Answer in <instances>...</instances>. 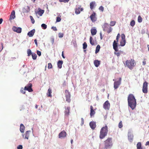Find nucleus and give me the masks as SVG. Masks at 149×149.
Returning <instances> with one entry per match:
<instances>
[{"instance_id":"obj_1","label":"nucleus","mask_w":149,"mask_h":149,"mask_svg":"<svg viewBox=\"0 0 149 149\" xmlns=\"http://www.w3.org/2000/svg\"><path fill=\"white\" fill-rule=\"evenodd\" d=\"M128 103L129 106L132 109H134L136 107V100L134 96L132 94H130L128 97Z\"/></svg>"},{"instance_id":"obj_2","label":"nucleus","mask_w":149,"mask_h":149,"mask_svg":"<svg viewBox=\"0 0 149 149\" xmlns=\"http://www.w3.org/2000/svg\"><path fill=\"white\" fill-rule=\"evenodd\" d=\"M108 127L106 125L102 127L100 130L99 138L100 139H103L105 138L108 133Z\"/></svg>"},{"instance_id":"obj_3","label":"nucleus","mask_w":149,"mask_h":149,"mask_svg":"<svg viewBox=\"0 0 149 149\" xmlns=\"http://www.w3.org/2000/svg\"><path fill=\"white\" fill-rule=\"evenodd\" d=\"M104 149H107L113 146L112 138H108L104 141Z\"/></svg>"},{"instance_id":"obj_4","label":"nucleus","mask_w":149,"mask_h":149,"mask_svg":"<svg viewBox=\"0 0 149 149\" xmlns=\"http://www.w3.org/2000/svg\"><path fill=\"white\" fill-rule=\"evenodd\" d=\"M125 65L128 68L131 70L135 67L136 65V62L133 59L127 60L125 61Z\"/></svg>"},{"instance_id":"obj_5","label":"nucleus","mask_w":149,"mask_h":149,"mask_svg":"<svg viewBox=\"0 0 149 149\" xmlns=\"http://www.w3.org/2000/svg\"><path fill=\"white\" fill-rule=\"evenodd\" d=\"M113 47L114 49L115 50L114 54L116 55L117 57H119L120 56L121 51L118 52V43L116 40H114L113 44Z\"/></svg>"},{"instance_id":"obj_6","label":"nucleus","mask_w":149,"mask_h":149,"mask_svg":"<svg viewBox=\"0 0 149 149\" xmlns=\"http://www.w3.org/2000/svg\"><path fill=\"white\" fill-rule=\"evenodd\" d=\"M103 31H106L108 33H110L111 32L112 30V28L109 24L108 23H105L104 27L103 28Z\"/></svg>"},{"instance_id":"obj_7","label":"nucleus","mask_w":149,"mask_h":149,"mask_svg":"<svg viewBox=\"0 0 149 149\" xmlns=\"http://www.w3.org/2000/svg\"><path fill=\"white\" fill-rule=\"evenodd\" d=\"M148 84L146 81L143 83L142 90L144 93H146L148 92Z\"/></svg>"},{"instance_id":"obj_8","label":"nucleus","mask_w":149,"mask_h":149,"mask_svg":"<svg viewBox=\"0 0 149 149\" xmlns=\"http://www.w3.org/2000/svg\"><path fill=\"white\" fill-rule=\"evenodd\" d=\"M32 84L29 83L24 87V90L27 91L29 92H32L33 91L32 88Z\"/></svg>"},{"instance_id":"obj_9","label":"nucleus","mask_w":149,"mask_h":149,"mask_svg":"<svg viewBox=\"0 0 149 149\" xmlns=\"http://www.w3.org/2000/svg\"><path fill=\"white\" fill-rule=\"evenodd\" d=\"M65 95L66 97V101L70 102V95L68 90H66L65 91Z\"/></svg>"},{"instance_id":"obj_10","label":"nucleus","mask_w":149,"mask_h":149,"mask_svg":"<svg viewBox=\"0 0 149 149\" xmlns=\"http://www.w3.org/2000/svg\"><path fill=\"white\" fill-rule=\"evenodd\" d=\"M121 39L120 41V45L121 46H124L126 43L125 37L124 33L121 34Z\"/></svg>"},{"instance_id":"obj_11","label":"nucleus","mask_w":149,"mask_h":149,"mask_svg":"<svg viewBox=\"0 0 149 149\" xmlns=\"http://www.w3.org/2000/svg\"><path fill=\"white\" fill-rule=\"evenodd\" d=\"M121 82V78H119V80L115 81L114 83V89H117L119 87Z\"/></svg>"},{"instance_id":"obj_12","label":"nucleus","mask_w":149,"mask_h":149,"mask_svg":"<svg viewBox=\"0 0 149 149\" xmlns=\"http://www.w3.org/2000/svg\"><path fill=\"white\" fill-rule=\"evenodd\" d=\"M110 107V104L108 100H107L104 103L103 107L105 109H109Z\"/></svg>"},{"instance_id":"obj_13","label":"nucleus","mask_w":149,"mask_h":149,"mask_svg":"<svg viewBox=\"0 0 149 149\" xmlns=\"http://www.w3.org/2000/svg\"><path fill=\"white\" fill-rule=\"evenodd\" d=\"M13 31L18 33H20L22 32V28L20 27L13 26L12 28Z\"/></svg>"},{"instance_id":"obj_14","label":"nucleus","mask_w":149,"mask_h":149,"mask_svg":"<svg viewBox=\"0 0 149 149\" xmlns=\"http://www.w3.org/2000/svg\"><path fill=\"white\" fill-rule=\"evenodd\" d=\"M91 19L93 22H95L97 20V18L96 17L95 12H93V14L90 16Z\"/></svg>"},{"instance_id":"obj_15","label":"nucleus","mask_w":149,"mask_h":149,"mask_svg":"<svg viewBox=\"0 0 149 149\" xmlns=\"http://www.w3.org/2000/svg\"><path fill=\"white\" fill-rule=\"evenodd\" d=\"M66 132L64 130H63L59 134L58 137L59 138H64L66 137Z\"/></svg>"},{"instance_id":"obj_16","label":"nucleus","mask_w":149,"mask_h":149,"mask_svg":"<svg viewBox=\"0 0 149 149\" xmlns=\"http://www.w3.org/2000/svg\"><path fill=\"white\" fill-rule=\"evenodd\" d=\"M31 132L30 131H26L25 133L23 135V136L24 138L28 139L30 136Z\"/></svg>"},{"instance_id":"obj_17","label":"nucleus","mask_w":149,"mask_h":149,"mask_svg":"<svg viewBox=\"0 0 149 149\" xmlns=\"http://www.w3.org/2000/svg\"><path fill=\"white\" fill-rule=\"evenodd\" d=\"M83 10V8L81 7V6H80L79 7H77L75 9V13L76 14H79L80 13L81 11H82Z\"/></svg>"},{"instance_id":"obj_18","label":"nucleus","mask_w":149,"mask_h":149,"mask_svg":"<svg viewBox=\"0 0 149 149\" xmlns=\"http://www.w3.org/2000/svg\"><path fill=\"white\" fill-rule=\"evenodd\" d=\"M89 125L91 128L93 130H94L96 127V125L95 122L91 121Z\"/></svg>"},{"instance_id":"obj_19","label":"nucleus","mask_w":149,"mask_h":149,"mask_svg":"<svg viewBox=\"0 0 149 149\" xmlns=\"http://www.w3.org/2000/svg\"><path fill=\"white\" fill-rule=\"evenodd\" d=\"M93 107L91 105L90 106V114L91 117H92V116H93L95 113V112L93 109Z\"/></svg>"},{"instance_id":"obj_20","label":"nucleus","mask_w":149,"mask_h":149,"mask_svg":"<svg viewBox=\"0 0 149 149\" xmlns=\"http://www.w3.org/2000/svg\"><path fill=\"white\" fill-rule=\"evenodd\" d=\"M128 139L130 142H132L133 140L134 136L133 134L130 132H129L128 134Z\"/></svg>"},{"instance_id":"obj_21","label":"nucleus","mask_w":149,"mask_h":149,"mask_svg":"<svg viewBox=\"0 0 149 149\" xmlns=\"http://www.w3.org/2000/svg\"><path fill=\"white\" fill-rule=\"evenodd\" d=\"M38 11H37L36 12V14H38V15L40 16H41L44 13V10H41L40 8L38 9Z\"/></svg>"},{"instance_id":"obj_22","label":"nucleus","mask_w":149,"mask_h":149,"mask_svg":"<svg viewBox=\"0 0 149 149\" xmlns=\"http://www.w3.org/2000/svg\"><path fill=\"white\" fill-rule=\"evenodd\" d=\"M35 31L34 29H33V30H32L30 31L28 33L27 35H28L30 37H32L33 36L35 32Z\"/></svg>"},{"instance_id":"obj_23","label":"nucleus","mask_w":149,"mask_h":149,"mask_svg":"<svg viewBox=\"0 0 149 149\" xmlns=\"http://www.w3.org/2000/svg\"><path fill=\"white\" fill-rule=\"evenodd\" d=\"M94 63L96 67H98L100 64V61L98 60H95L94 61Z\"/></svg>"},{"instance_id":"obj_24","label":"nucleus","mask_w":149,"mask_h":149,"mask_svg":"<svg viewBox=\"0 0 149 149\" xmlns=\"http://www.w3.org/2000/svg\"><path fill=\"white\" fill-rule=\"evenodd\" d=\"M15 12L14 10L11 13L10 16V19H13L15 17Z\"/></svg>"},{"instance_id":"obj_25","label":"nucleus","mask_w":149,"mask_h":149,"mask_svg":"<svg viewBox=\"0 0 149 149\" xmlns=\"http://www.w3.org/2000/svg\"><path fill=\"white\" fill-rule=\"evenodd\" d=\"M52 93V89L50 88H49L48 89V91L47 94V96L51 97H52L51 95Z\"/></svg>"},{"instance_id":"obj_26","label":"nucleus","mask_w":149,"mask_h":149,"mask_svg":"<svg viewBox=\"0 0 149 149\" xmlns=\"http://www.w3.org/2000/svg\"><path fill=\"white\" fill-rule=\"evenodd\" d=\"M25 129V127L22 124L20 125V130L22 133H23Z\"/></svg>"},{"instance_id":"obj_27","label":"nucleus","mask_w":149,"mask_h":149,"mask_svg":"<svg viewBox=\"0 0 149 149\" xmlns=\"http://www.w3.org/2000/svg\"><path fill=\"white\" fill-rule=\"evenodd\" d=\"M95 4V2H94V1L93 2H91L90 4V8L91 10H93V9L94 8Z\"/></svg>"},{"instance_id":"obj_28","label":"nucleus","mask_w":149,"mask_h":149,"mask_svg":"<svg viewBox=\"0 0 149 149\" xmlns=\"http://www.w3.org/2000/svg\"><path fill=\"white\" fill-rule=\"evenodd\" d=\"M63 63L62 61H59L57 63L58 67L59 68H61L62 67V65Z\"/></svg>"},{"instance_id":"obj_29","label":"nucleus","mask_w":149,"mask_h":149,"mask_svg":"<svg viewBox=\"0 0 149 149\" xmlns=\"http://www.w3.org/2000/svg\"><path fill=\"white\" fill-rule=\"evenodd\" d=\"M91 32L93 35H96L97 33V30L95 29L92 28L91 29Z\"/></svg>"},{"instance_id":"obj_30","label":"nucleus","mask_w":149,"mask_h":149,"mask_svg":"<svg viewBox=\"0 0 149 149\" xmlns=\"http://www.w3.org/2000/svg\"><path fill=\"white\" fill-rule=\"evenodd\" d=\"M137 149H143L141 146V142H138L136 145Z\"/></svg>"},{"instance_id":"obj_31","label":"nucleus","mask_w":149,"mask_h":149,"mask_svg":"<svg viewBox=\"0 0 149 149\" xmlns=\"http://www.w3.org/2000/svg\"><path fill=\"white\" fill-rule=\"evenodd\" d=\"M100 48V46L99 45H98L96 48L95 53L97 54V52H99V50Z\"/></svg>"},{"instance_id":"obj_32","label":"nucleus","mask_w":149,"mask_h":149,"mask_svg":"<svg viewBox=\"0 0 149 149\" xmlns=\"http://www.w3.org/2000/svg\"><path fill=\"white\" fill-rule=\"evenodd\" d=\"M70 109V107H67V108L66 109L65 111V114L66 115H69Z\"/></svg>"},{"instance_id":"obj_33","label":"nucleus","mask_w":149,"mask_h":149,"mask_svg":"<svg viewBox=\"0 0 149 149\" xmlns=\"http://www.w3.org/2000/svg\"><path fill=\"white\" fill-rule=\"evenodd\" d=\"M90 42L91 44L92 45H95L94 42L93 40V38L92 37H91L90 38Z\"/></svg>"},{"instance_id":"obj_34","label":"nucleus","mask_w":149,"mask_h":149,"mask_svg":"<svg viewBox=\"0 0 149 149\" xmlns=\"http://www.w3.org/2000/svg\"><path fill=\"white\" fill-rule=\"evenodd\" d=\"M31 55L32 57V58L33 60H35L36 59L37 56L36 54H35V53H32Z\"/></svg>"},{"instance_id":"obj_35","label":"nucleus","mask_w":149,"mask_h":149,"mask_svg":"<svg viewBox=\"0 0 149 149\" xmlns=\"http://www.w3.org/2000/svg\"><path fill=\"white\" fill-rule=\"evenodd\" d=\"M27 51L28 56H30L31 55H32V53L30 49H28Z\"/></svg>"},{"instance_id":"obj_36","label":"nucleus","mask_w":149,"mask_h":149,"mask_svg":"<svg viewBox=\"0 0 149 149\" xmlns=\"http://www.w3.org/2000/svg\"><path fill=\"white\" fill-rule=\"evenodd\" d=\"M116 21H111L110 22V25L111 26H115V25L116 24Z\"/></svg>"},{"instance_id":"obj_37","label":"nucleus","mask_w":149,"mask_h":149,"mask_svg":"<svg viewBox=\"0 0 149 149\" xmlns=\"http://www.w3.org/2000/svg\"><path fill=\"white\" fill-rule=\"evenodd\" d=\"M142 21V18L140 15H139L138 18V21L139 22H141Z\"/></svg>"},{"instance_id":"obj_38","label":"nucleus","mask_w":149,"mask_h":149,"mask_svg":"<svg viewBox=\"0 0 149 149\" xmlns=\"http://www.w3.org/2000/svg\"><path fill=\"white\" fill-rule=\"evenodd\" d=\"M41 26L42 29H46L47 28V25L44 24H42Z\"/></svg>"},{"instance_id":"obj_39","label":"nucleus","mask_w":149,"mask_h":149,"mask_svg":"<svg viewBox=\"0 0 149 149\" xmlns=\"http://www.w3.org/2000/svg\"><path fill=\"white\" fill-rule=\"evenodd\" d=\"M120 36V35L119 33H118L117 35L116 36V41L118 43V39Z\"/></svg>"},{"instance_id":"obj_40","label":"nucleus","mask_w":149,"mask_h":149,"mask_svg":"<svg viewBox=\"0 0 149 149\" xmlns=\"http://www.w3.org/2000/svg\"><path fill=\"white\" fill-rule=\"evenodd\" d=\"M118 126L119 128H121L123 127L122 121H121L119 123Z\"/></svg>"},{"instance_id":"obj_41","label":"nucleus","mask_w":149,"mask_h":149,"mask_svg":"<svg viewBox=\"0 0 149 149\" xmlns=\"http://www.w3.org/2000/svg\"><path fill=\"white\" fill-rule=\"evenodd\" d=\"M24 88H21L20 90V92L21 93L23 94H25L26 93V92L25 91Z\"/></svg>"},{"instance_id":"obj_42","label":"nucleus","mask_w":149,"mask_h":149,"mask_svg":"<svg viewBox=\"0 0 149 149\" xmlns=\"http://www.w3.org/2000/svg\"><path fill=\"white\" fill-rule=\"evenodd\" d=\"M135 24V23L134 21L133 20L131 22L130 25L131 26H134Z\"/></svg>"},{"instance_id":"obj_43","label":"nucleus","mask_w":149,"mask_h":149,"mask_svg":"<svg viewBox=\"0 0 149 149\" xmlns=\"http://www.w3.org/2000/svg\"><path fill=\"white\" fill-rule=\"evenodd\" d=\"M87 47V44L86 43V42H85L83 44V48L84 49H85Z\"/></svg>"},{"instance_id":"obj_44","label":"nucleus","mask_w":149,"mask_h":149,"mask_svg":"<svg viewBox=\"0 0 149 149\" xmlns=\"http://www.w3.org/2000/svg\"><path fill=\"white\" fill-rule=\"evenodd\" d=\"M48 68L49 69H51L52 68V65L51 63L48 64Z\"/></svg>"},{"instance_id":"obj_45","label":"nucleus","mask_w":149,"mask_h":149,"mask_svg":"<svg viewBox=\"0 0 149 149\" xmlns=\"http://www.w3.org/2000/svg\"><path fill=\"white\" fill-rule=\"evenodd\" d=\"M30 17L31 19V22L32 24H34L35 22V20L33 18V17L31 16H30Z\"/></svg>"},{"instance_id":"obj_46","label":"nucleus","mask_w":149,"mask_h":149,"mask_svg":"<svg viewBox=\"0 0 149 149\" xmlns=\"http://www.w3.org/2000/svg\"><path fill=\"white\" fill-rule=\"evenodd\" d=\"M58 36L59 38H61L63 37V33H58Z\"/></svg>"},{"instance_id":"obj_47","label":"nucleus","mask_w":149,"mask_h":149,"mask_svg":"<svg viewBox=\"0 0 149 149\" xmlns=\"http://www.w3.org/2000/svg\"><path fill=\"white\" fill-rule=\"evenodd\" d=\"M61 18L60 17H56V22H58L61 21Z\"/></svg>"},{"instance_id":"obj_48","label":"nucleus","mask_w":149,"mask_h":149,"mask_svg":"<svg viewBox=\"0 0 149 149\" xmlns=\"http://www.w3.org/2000/svg\"><path fill=\"white\" fill-rule=\"evenodd\" d=\"M99 10H101L102 11H103L104 10V8L103 6H101L99 7Z\"/></svg>"},{"instance_id":"obj_49","label":"nucleus","mask_w":149,"mask_h":149,"mask_svg":"<svg viewBox=\"0 0 149 149\" xmlns=\"http://www.w3.org/2000/svg\"><path fill=\"white\" fill-rule=\"evenodd\" d=\"M37 54L39 56H40L41 54V52L39 50H37Z\"/></svg>"},{"instance_id":"obj_50","label":"nucleus","mask_w":149,"mask_h":149,"mask_svg":"<svg viewBox=\"0 0 149 149\" xmlns=\"http://www.w3.org/2000/svg\"><path fill=\"white\" fill-rule=\"evenodd\" d=\"M69 0H59L60 2H64L65 3L68 2Z\"/></svg>"},{"instance_id":"obj_51","label":"nucleus","mask_w":149,"mask_h":149,"mask_svg":"<svg viewBox=\"0 0 149 149\" xmlns=\"http://www.w3.org/2000/svg\"><path fill=\"white\" fill-rule=\"evenodd\" d=\"M81 125H82L83 124H84V120L83 118H81Z\"/></svg>"},{"instance_id":"obj_52","label":"nucleus","mask_w":149,"mask_h":149,"mask_svg":"<svg viewBox=\"0 0 149 149\" xmlns=\"http://www.w3.org/2000/svg\"><path fill=\"white\" fill-rule=\"evenodd\" d=\"M23 147L22 145H19L17 147V149H22Z\"/></svg>"},{"instance_id":"obj_53","label":"nucleus","mask_w":149,"mask_h":149,"mask_svg":"<svg viewBox=\"0 0 149 149\" xmlns=\"http://www.w3.org/2000/svg\"><path fill=\"white\" fill-rule=\"evenodd\" d=\"M143 63V65H145L146 63V59H144L143 61L142 62Z\"/></svg>"},{"instance_id":"obj_54","label":"nucleus","mask_w":149,"mask_h":149,"mask_svg":"<svg viewBox=\"0 0 149 149\" xmlns=\"http://www.w3.org/2000/svg\"><path fill=\"white\" fill-rule=\"evenodd\" d=\"M52 29L54 31H57V28L56 27L52 26Z\"/></svg>"},{"instance_id":"obj_55","label":"nucleus","mask_w":149,"mask_h":149,"mask_svg":"<svg viewBox=\"0 0 149 149\" xmlns=\"http://www.w3.org/2000/svg\"><path fill=\"white\" fill-rule=\"evenodd\" d=\"M51 42L52 44H53L54 42V39L53 38H52L51 39Z\"/></svg>"},{"instance_id":"obj_56","label":"nucleus","mask_w":149,"mask_h":149,"mask_svg":"<svg viewBox=\"0 0 149 149\" xmlns=\"http://www.w3.org/2000/svg\"><path fill=\"white\" fill-rule=\"evenodd\" d=\"M34 42L37 46V45H38V44H37V41L36 39H35L34 40Z\"/></svg>"},{"instance_id":"obj_57","label":"nucleus","mask_w":149,"mask_h":149,"mask_svg":"<svg viewBox=\"0 0 149 149\" xmlns=\"http://www.w3.org/2000/svg\"><path fill=\"white\" fill-rule=\"evenodd\" d=\"M146 146L149 145V141H147L146 144Z\"/></svg>"},{"instance_id":"obj_58","label":"nucleus","mask_w":149,"mask_h":149,"mask_svg":"<svg viewBox=\"0 0 149 149\" xmlns=\"http://www.w3.org/2000/svg\"><path fill=\"white\" fill-rule=\"evenodd\" d=\"M62 56L63 58H65V57L63 55V51L62 52Z\"/></svg>"},{"instance_id":"obj_59","label":"nucleus","mask_w":149,"mask_h":149,"mask_svg":"<svg viewBox=\"0 0 149 149\" xmlns=\"http://www.w3.org/2000/svg\"><path fill=\"white\" fill-rule=\"evenodd\" d=\"M3 19L2 18H0V24H1L2 22Z\"/></svg>"},{"instance_id":"obj_60","label":"nucleus","mask_w":149,"mask_h":149,"mask_svg":"<svg viewBox=\"0 0 149 149\" xmlns=\"http://www.w3.org/2000/svg\"><path fill=\"white\" fill-rule=\"evenodd\" d=\"M2 46V50L3 49V43H1V44Z\"/></svg>"},{"instance_id":"obj_61","label":"nucleus","mask_w":149,"mask_h":149,"mask_svg":"<svg viewBox=\"0 0 149 149\" xmlns=\"http://www.w3.org/2000/svg\"><path fill=\"white\" fill-rule=\"evenodd\" d=\"M38 106L37 105H36V106H35V107L36 109H37L38 108Z\"/></svg>"},{"instance_id":"obj_62","label":"nucleus","mask_w":149,"mask_h":149,"mask_svg":"<svg viewBox=\"0 0 149 149\" xmlns=\"http://www.w3.org/2000/svg\"><path fill=\"white\" fill-rule=\"evenodd\" d=\"M147 47H148V50L149 51V45H147Z\"/></svg>"},{"instance_id":"obj_63","label":"nucleus","mask_w":149,"mask_h":149,"mask_svg":"<svg viewBox=\"0 0 149 149\" xmlns=\"http://www.w3.org/2000/svg\"><path fill=\"white\" fill-rule=\"evenodd\" d=\"M73 140L72 139L71 140V143L72 144V143L73 142Z\"/></svg>"},{"instance_id":"obj_64","label":"nucleus","mask_w":149,"mask_h":149,"mask_svg":"<svg viewBox=\"0 0 149 149\" xmlns=\"http://www.w3.org/2000/svg\"><path fill=\"white\" fill-rule=\"evenodd\" d=\"M100 36H101L100 38H101V39H102V36H101V33H100Z\"/></svg>"}]
</instances>
